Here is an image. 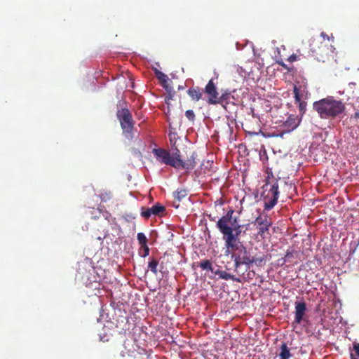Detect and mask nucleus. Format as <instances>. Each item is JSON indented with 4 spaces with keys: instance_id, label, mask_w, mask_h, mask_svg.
<instances>
[{
    "instance_id": "obj_1",
    "label": "nucleus",
    "mask_w": 359,
    "mask_h": 359,
    "mask_svg": "<svg viewBox=\"0 0 359 359\" xmlns=\"http://www.w3.org/2000/svg\"><path fill=\"white\" fill-rule=\"evenodd\" d=\"M233 210H229L216 224L217 229L223 236L226 254L236 251L241 245L237 238V234H233V229L241 228V225L238 224L237 218H233Z\"/></svg>"
},
{
    "instance_id": "obj_2",
    "label": "nucleus",
    "mask_w": 359,
    "mask_h": 359,
    "mask_svg": "<svg viewBox=\"0 0 359 359\" xmlns=\"http://www.w3.org/2000/svg\"><path fill=\"white\" fill-rule=\"evenodd\" d=\"M313 108L322 119L342 118L346 111L345 104L332 96L314 102Z\"/></svg>"
},
{
    "instance_id": "obj_3",
    "label": "nucleus",
    "mask_w": 359,
    "mask_h": 359,
    "mask_svg": "<svg viewBox=\"0 0 359 359\" xmlns=\"http://www.w3.org/2000/svg\"><path fill=\"white\" fill-rule=\"evenodd\" d=\"M333 49L330 38L325 32H322L320 37L313 38L310 43V50L318 60H323L325 56L333 53Z\"/></svg>"
},
{
    "instance_id": "obj_4",
    "label": "nucleus",
    "mask_w": 359,
    "mask_h": 359,
    "mask_svg": "<svg viewBox=\"0 0 359 359\" xmlns=\"http://www.w3.org/2000/svg\"><path fill=\"white\" fill-rule=\"evenodd\" d=\"M116 116L119 121L123 135L128 140H132L135 137V121L128 109L122 108L116 112Z\"/></svg>"
},
{
    "instance_id": "obj_5",
    "label": "nucleus",
    "mask_w": 359,
    "mask_h": 359,
    "mask_svg": "<svg viewBox=\"0 0 359 359\" xmlns=\"http://www.w3.org/2000/svg\"><path fill=\"white\" fill-rule=\"evenodd\" d=\"M278 187V182L275 179L271 182L268 180L264 185L262 197L264 204V210H270L276 205L280 194Z\"/></svg>"
},
{
    "instance_id": "obj_6",
    "label": "nucleus",
    "mask_w": 359,
    "mask_h": 359,
    "mask_svg": "<svg viewBox=\"0 0 359 359\" xmlns=\"http://www.w3.org/2000/svg\"><path fill=\"white\" fill-rule=\"evenodd\" d=\"M153 154L160 163L179 168L180 151L177 148L174 149L172 155L168 151L161 148L154 149Z\"/></svg>"
},
{
    "instance_id": "obj_7",
    "label": "nucleus",
    "mask_w": 359,
    "mask_h": 359,
    "mask_svg": "<svg viewBox=\"0 0 359 359\" xmlns=\"http://www.w3.org/2000/svg\"><path fill=\"white\" fill-rule=\"evenodd\" d=\"M231 252V258L234 261L235 271L239 275H243V272L240 273L241 266L245 265L246 270L250 268L251 253L243 245H240L238 249Z\"/></svg>"
},
{
    "instance_id": "obj_8",
    "label": "nucleus",
    "mask_w": 359,
    "mask_h": 359,
    "mask_svg": "<svg viewBox=\"0 0 359 359\" xmlns=\"http://www.w3.org/2000/svg\"><path fill=\"white\" fill-rule=\"evenodd\" d=\"M252 223L258 230L257 234L262 238H266L270 234L269 227L271 226L272 222L267 215H259Z\"/></svg>"
},
{
    "instance_id": "obj_9",
    "label": "nucleus",
    "mask_w": 359,
    "mask_h": 359,
    "mask_svg": "<svg viewBox=\"0 0 359 359\" xmlns=\"http://www.w3.org/2000/svg\"><path fill=\"white\" fill-rule=\"evenodd\" d=\"M165 208L159 203H156L151 208L142 207L140 215L144 219H149L151 215L162 217L165 215Z\"/></svg>"
},
{
    "instance_id": "obj_10",
    "label": "nucleus",
    "mask_w": 359,
    "mask_h": 359,
    "mask_svg": "<svg viewBox=\"0 0 359 359\" xmlns=\"http://www.w3.org/2000/svg\"><path fill=\"white\" fill-rule=\"evenodd\" d=\"M204 92L208 95V103L210 104H217L219 93L213 79H210L208 81L205 87Z\"/></svg>"
},
{
    "instance_id": "obj_11",
    "label": "nucleus",
    "mask_w": 359,
    "mask_h": 359,
    "mask_svg": "<svg viewBox=\"0 0 359 359\" xmlns=\"http://www.w3.org/2000/svg\"><path fill=\"white\" fill-rule=\"evenodd\" d=\"M271 255L264 252H259L255 255H251L250 266L255 264L258 267L264 266L267 261H269Z\"/></svg>"
},
{
    "instance_id": "obj_12",
    "label": "nucleus",
    "mask_w": 359,
    "mask_h": 359,
    "mask_svg": "<svg viewBox=\"0 0 359 359\" xmlns=\"http://www.w3.org/2000/svg\"><path fill=\"white\" fill-rule=\"evenodd\" d=\"M306 305L305 302H295L294 320L292 324H300L306 315Z\"/></svg>"
},
{
    "instance_id": "obj_13",
    "label": "nucleus",
    "mask_w": 359,
    "mask_h": 359,
    "mask_svg": "<svg viewBox=\"0 0 359 359\" xmlns=\"http://www.w3.org/2000/svg\"><path fill=\"white\" fill-rule=\"evenodd\" d=\"M301 121L302 118H299L297 115L292 114L287 117V120L283 123V126L285 132L289 133L297 128Z\"/></svg>"
},
{
    "instance_id": "obj_14",
    "label": "nucleus",
    "mask_w": 359,
    "mask_h": 359,
    "mask_svg": "<svg viewBox=\"0 0 359 359\" xmlns=\"http://www.w3.org/2000/svg\"><path fill=\"white\" fill-rule=\"evenodd\" d=\"M197 157V154L196 152H192L190 156V158H188L186 161H184L180 157V163L179 168H185L187 170H192L196 164V158Z\"/></svg>"
},
{
    "instance_id": "obj_15",
    "label": "nucleus",
    "mask_w": 359,
    "mask_h": 359,
    "mask_svg": "<svg viewBox=\"0 0 359 359\" xmlns=\"http://www.w3.org/2000/svg\"><path fill=\"white\" fill-rule=\"evenodd\" d=\"M213 273L215 275H217L219 278L224 279L226 280H231L236 282H241L240 279L238 278H236L234 275H232L231 273H229L226 272L225 271H221V270H214Z\"/></svg>"
},
{
    "instance_id": "obj_16",
    "label": "nucleus",
    "mask_w": 359,
    "mask_h": 359,
    "mask_svg": "<svg viewBox=\"0 0 359 359\" xmlns=\"http://www.w3.org/2000/svg\"><path fill=\"white\" fill-rule=\"evenodd\" d=\"M187 94L193 100L198 101L201 98L203 93L199 87H195L189 88Z\"/></svg>"
},
{
    "instance_id": "obj_17",
    "label": "nucleus",
    "mask_w": 359,
    "mask_h": 359,
    "mask_svg": "<svg viewBox=\"0 0 359 359\" xmlns=\"http://www.w3.org/2000/svg\"><path fill=\"white\" fill-rule=\"evenodd\" d=\"M278 355L280 359H289L292 357L290 350L285 343L281 344Z\"/></svg>"
},
{
    "instance_id": "obj_18",
    "label": "nucleus",
    "mask_w": 359,
    "mask_h": 359,
    "mask_svg": "<svg viewBox=\"0 0 359 359\" xmlns=\"http://www.w3.org/2000/svg\"><path fill=\"white\" fill-rule=\"evenodd\" d=\"M231 91L229 90H225L222 92V95L219 97L217 96V104H223L224 103H227L230 97H231Z\"/></svg>"
},
{
    "instance_id": "obj_19",
    "label": "nucleus",
    "mask_w": 359,
    "mask_h": 359,
    "mask_svg": "<svg viewBox=\"0 0 359 359\" xmlns=\"http://www.w3.org/2000/svg\"><path fill=\"white\" fill-rule=\"evenodd\" d=\"M187 190L185 189H178L173 193V196L175 201L178 203L181 201L182 199L187 197Z\"/></svg>"
},
{
    "instance_id": "obj_20",
    "label": "nucleus",
    "mask_w": 359,
    "mask_h": 359,
    "mask_svg": "<svg viewBox=\"0 0 359 359\" xmlns=\"http://www.w3.org/2000/svg\"><path fill=\"white\" fill-rule=\"evenodd\" d=\"M163 86L165 88L167 91V95L165 98V103L169 106L170 104V100H172L175 91L173 90L172 87H169L168 85H163Z\"/></svg>"
},
{
    "instance_id": "obj_21",
    "label": "nucleus",
    "mask_w": 359,
    "mask_h": 359,
    "mask_svg": "<svg viewBox=\"0 0 359 359\" xmlns=\"http://www.w3.org/2000/svg\"><path fill=\"white\" fill-rule=\"evenodd\" d=\"M198 266L203 269V270H208V271H211L212 273L214 272V269L212 266V263L210 260L208 259H204L203 261H201L199 264H198Z\"/></svg>"
},
{
    "instance_id": "obj_22",
    "label": "nucleus",
    "mask_w": 359,
    "mask_h": 359,
    "mask_svg": "<svg viewBox=\"0 0 359 359\" xmlns=\"http://www.w3.org/2000/svg\"><path fill=\"white\" fill-rule=\"evenodd\" d=\"M158 261L155 259V258H151L150 262H149V264H148V268L151 270V271L154 273V274H156L157 273V266H158Z\"/></svg>"
},
{
    "instance_id": "obj_23",
    "label": "nucleus",
    "mask_w": 359,
    "mask_h": 359,
    "mask_svg": "<svg viewBox=\"0 0 359 359\" xmlns=\"http://www.w3.org/2000/svg\"><path fill=\"white\" fill-rule=\"evenodd\" d=\"M100 197L102 201L107 202L112 198V194L109 191H104L100 193Z\"/></svg>"
},
{
    "instance_id": "obj_24",
    "label": "nucleus",
    "mask_w": 359,
    "mask_h": 359,
    "mask_svg": "<svg viewBox=\"0 0 359 359\" xmlns=\"http://www.w3.org/2000/svg\"><path fill=\"white\" fill-rule=\"evenodd\" d=\"M137 238L139 242V244L142 245H147V238L144 233L140 232L137 235Z\"/></svg>"
},
{
    "instance_id": "obj_25",
    "label": "nucleus",
    "mask_w": 359,
    "mask_h": 359,
    "mask_svg": "<svg viewBox=\"0 0 359 359\" xmlns=\"http://www.w3.org/2000/svg\"><path fill=\"white\" fill-rule=\"evenodd\" d=\"M293 93H294V98L296 103L302 102L301 95L299 94V90L296 86H294Z\"/></svg>"
},
{
    "instance_id": "obj_26",
    "label": "nucleus",
    "mask_w": 359,
    "mask_h": 359,
    "mask_svg": "<svg viewBox=\"0 0 359 359\" xmlns=\"http://www.w3.org/2000/svg\"><path fill=\"white\" fill-rule=\"evenodd\" d=\"M306 102L304 101H302L301 102L298 103L299 110L301 114V117L305 114L306 111Z\"/></svg>"
},
{
    "instance_id": "obj_27",
    "label": "nucleus",
    "mask_w": 359,
    "mask_h": 359,
    "mask_svg": "<svg viewBox=\"0 0 359 359\" xmlns=\"http://www.w3.org/2000/svg\"><path fill=\"white\" fill-rule=\"evenodd\" d=\"M177 133H170L169 134L170 141L172 144V148L174 149L175 148H177L175 144H176V140H177Z\"/></svg>"
},
{
    "instance_id": "obj_28",
    "label": "nucleus",
    "mask_w": 359,
    "mask_h": 359,
    "mask_svg": "<svg viewBox=\"0 0 359 359\" xmlns=\"http://www.w3.org/2000/svg\"><path fill=\"white\" fill-rule=\"evenodd\" d=\"M185 116L191 121H194L196 117L194 111L191 109L186 111Z\"/></svg>"
},
{
    "instance_id": "obj_29",
    "label": "nucleus",
    "mask_w": 359,
    "mask_h": 359,
    "mask_svg": "<svg viewBox=\"0 0 359 359\" xmlns=\"http://www.w3.org/2000/svg\"><path fill=\"white\" fill-rule=\"evenodd\" d=\"M141 248L143 250V252L141 255V256L143 257H146L147 256H148L149 253V248L148 245H142Z\"/></svg>"
},
{
    "instance_id": "obj_30",
    "label": "nucleus",
    "mask_w": 359,
    "mask_h": 359,
    "mask_svg": "<svg viewBox=\"0 0 359 359\" xmlns=\"http://www.w3.org/2000/svg\"><path fill=\"white\" fill-rule=\"evenodd\" d=\"M160 74L161 75L158 76V79L162 80V81L163 82V85H167L166 83L168 81V76L165 74H163V73H160Z\"/></svg>"
},
{
    "instance_id": "obj_31",
    "label": "nucleus",
    "mask_w": 359,
    "mask_h": 359,
    "mask_svg": "<svg viewBox=\"0 0 359 359\" xmlns=\"http://www.w3.org/2000/svg\"><path fill=\"white\" fill-rule=\"evenodd\" d=\"M353 348L354 351L355 352L356 356L359 358V343H353Z\"/></svg>"
},
{
    "instance_id": "obj_32",
    "label": "nucleus",
    "mask_w": 359,
    "mask_h": 359,
    "mask_svg": "<svg viewBox=\"0 0 359 359\" xmlns=\"http://www.w3.org/2000/svg\"><path fill=\"white\" fill-rule=\"evenodd\" d=\"M293 257V252L287 250L284 257L285 259H287V262H290V259Z\"/></svg>"
},
{
    "instance_id": "obj_33",
    "label": "nucleus",
    "mask_w": 359,
    "mask_h": 359,
    "mask_svg": "<svg viewBox=\"0 0 359 359\" xmlns=\"http://www.w3.org/2000/svg\"><path fill=\"white\" fill-rule=\"evenodd\" d=\"M297 60V55L295 54H292V55H290L288 58H287V60L290 62H292L294 61H296Z\"/></svg>"
},
{
    "instance_id": "obj_34",
    "label": "nucleus",
    "mask_w": 359,
    "mask_h": 359,
    "mask_svg": "<svg viewBox=\"0 0 359 359\" xmlns=\"http://www.w3.org/2000/svg\"><path fill=\"white\" fill-rule=\"evenodd\" d=\"M278 264H279L280 265H281V266H283V264H285L286 262H287V259H285L284 257H282V258L279 259L278 260Z\"/></svg>"
},
{
    "instance_id": "obj_35",
    "label": "nucleus",
    "mask_w": 359,
    "mask_h": 359,
    "mask_svg": "<svg viewBox=\"0 0 359 359\" xmlns=\"http://www.w3.org/2000/svg\"><path fill=\"white\" fill-rule=\"evenodd\" d=\"M277 62H278V65L282 66L284 69H287V70L289 69L287 66L282 60L281 61H278Z\"/></svg>"
},
{
    "instance_id": "obj_36",
    "label": "nucleus",
    "mask_w": 359,
    "mask_h": 359,
    "mask_svg": "<svg viewBox=\"0 0 359 359\" xmlns=\"http://www.w3.org/2000/svg\"><path fill=\"white\" fill-rule=\"evenodd\" d=\"M233 231H235V233L233 232V234H237V238H238V236H239V235H240V233L241 232L240 228L239 229H234Z\"/></svg>"
},
{
    "instance_id": "obj_37",
    "label": "nucleus",
    "mask_w": 359,
    "mask_h": 359,
    "mask_svg": "<svg viewBox=\"0 0 359 359\" xmlns=\"http://www.w3.org/2000/svg\"><path fill=\"white\" fill-rule=\"evenodd\" d=\"M350 358L351 359H357L356 355H354L353 353H351Z\"/></svg>"
},
{
    "instance_id": "obj_38",
    "label": "nucleus",
    "mask_w": 359,
    "mask_h": 359,
    "mask_svg": "<svg viewBox=\"0 0 359 359\" xmlns=\"http://www.w3.org/2000/svg\"><path fill=\"white\" fill-rule=\"evenodd\" d=\"M176 201H174V202H173V206H174L175 208H178V207H179L180 204H179V203H178V204H176Z\"/></svg>"
},
{
    "instance_id": "obj_39",
    "label": "nucleus",
    "mask_w": 359,
    "mask_h": 359,
    "mask_svg": "<svg viewBox=\"0 0 359 359\" xmlns=\"http://www.w3.org/2000/svg\"><path fill=\"white\" fill-rule=\"evenodd\" d=\"M249 134H250L251 135H258V133H257V132H249Z\"/></svg>"
}]
</instances>
